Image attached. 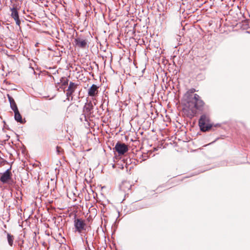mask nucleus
<instances>
[{"label": "nucleus", "mask_w": 250, "mask_h": 250, "mask_svg": "<svg viewBox=\"0 0 250 250\" xmlns=\"http://www.w3.org/2000/svg\"><path fill=\"white\" fill-rule=\"evenodd\" d=\"M73 94L72 93L67 91L66 93V100L68 101H70V98H71V100H73V96H72Z\"/></svg>", "instance_id": "14"}, {"label": "nucleus", "mask_w": 250, "mask_h": 250, "mask_svg": "<svg viewBox=\"0 0 250 250\" xmlns=\"http://www.w3.org/2000/svg\"><path fill=\"white\" fill-rule=\"evenodd\" d=\"M7 237L9 245L12 247L13 246V241L14 239V236L8 233L7 234Z\"/></svg>", "instance_id": "13"}, {"label": "nucleus", "mask_w": 250, "mask_h": 250, "mask_svg": "<svg viewBox=\"0 0 250 250\" xmlns=\"http://www.w3.org/2000/svg\"><path fill=\"white\" fill-rule=\"evenodd\" d=\"M9 101L10 103V106L13 110L18 109L16 104L15 102L14 99L8 95Z\"/></svg>", "instance_id": "12"}, {"label": "nucleus", "mask_w": 250, "mask_h": 250, "mask_svg": "<svg viewBox=\"0 0 250 250\" xmlns=\"http://www.w3.org/2000/svg\"><path fill=\"white\" fill-rule=\"evenodd\" d=\"M194 91V89H191L185 94L186 106L189 110V115L192 117L197 113V110L202 111L205 105V103L198 94H192Z\"/></svg>", "instance_id": "1"}, {"label": "nucleus", "mask_w": 250, "mask_h": 250, "mask_svg": "<svg viewBox=\"0 0 250 250\" xmlns=\"http://www.w3.org/2000/svg\"><path fill=\"white\" fill-rule=\"evenodd\" d=\"M115 148L120 155H123L128 151L127 146L123 143H118L116 144Z\"/></svg>", "instance_id": "6"}, {"label": "nucleus", "mask_w": 250, "mask_h": 250, "mask_svg": "<svg viewBox=\"0 0 250 250\" xmlns=\"http://www.w3.org/2000/svg\"><path fill=\"white\" fill-rule=\"evenodd\" d=\"M15 113V119L18 122L22 123V120L18 109L13 110Z\"/></svg>", "instance_id": "11"}, {"label": "nucleus", "mask_w": 250, "mask_h": 250, "mask_svg": "<svg viewBox=\"0 0 250 250\" xmlns=\"http://www.w3.org/2000/svg\"><path fill=\"white\" fill-rule=\"evenodd\" d=\"M61 82H62V85H67L68 84V79H64L63 81V80L61 81Z\"/></svg>", "instance_id": "15"}, {"label": "nucleus", "mask_w": 250, "mask_h": 250, "mask_svg": "<svg viewBox=\"0 0 250 250\" xmlns=\"http://www.w3.org/2000/svg\"><path fill=\"white\" fill-rule=\"evenodd\" d=\"M74 223L76 231L81 233L83 230L85 229L86 224L84 220L81 219L75 218Z\"/></svg>", "instance_id": "4"}, {"label": "nucleus", "mask_w": 250, "mask_h": 250, "mask_svg": "<svg viewBox=\"0 0 250 250\" xmlns=\"http://www.w3.org/2000/svg\"><path fill=\"white\" fill-rule=\"evenodd\" d=\"M93 109V105H92L91 102H90L87 104H85L83 109L84 117H86L90 116L92 113Z\"/></svg>", "instance_id": "7"}, {"label": "nucleus", "mask_w": 250, "mask_h": 250, "mask_svg": "<svg viewBox=\"0 0 250 250\" xmlns=\"http://www.w3.org/2000/svg\"><path fill=\"white\" fill-rule=\"evenodd\" d=\"M209 121L208 116L205 115L201 116L199 121V125L202 131H207L211 128L212 125L209 123Z\"/></svg>", "instance_id": "2"}, {"label": "nucleus", "mask_w": 250, "mask_h": 250, "mask_svg": "<svg viewBox=\"0 0 250 250\" xmlns=\"http://www.w3.org/2000/svg\"><path fill=\"white\" fill-rule=\"evenodd\" d=\"M56 149H57V153L58 154H60L62 152V149L60 147V146H57L56 147Z\"/></svg>", "instance_id": "16"}, {"label": "nucleus", "mask_w": 250, "mask_h": 250, "mask_svg": "<svg viewBox=\"0 0 250 250\" xmlns=\"http://www.w3.org/2000/svg\"><path fill=\"white\" fill-rule=\"evenodd\" d=\"M19 8L18 6L15 4H14L12 7H10V10L11 11V17L14 20L16 24L20 27L21 24V21L19 15Z\"/></svg>", "instance_id": "3"}, {"label": "nucleus", "mask_w": 250, "mask_h": 250, "mask_svg": "<svg viewBox=\"0 0 250 250\" xmlns=\"http://www.w3.org/2000/svg\"><path fill=\"white\" fill-rule=\"evenodd\" d=\"M76 46L82 48H85L87 46V42L86 40L80 38H76L74 40Z\"/></svg>", "instance_id": "8"}, {"label": "nucleus", "mask_w": 250, "mask_h": 250, "mask_svg": "<svg viewBox=\"0 0 250 250\" xmlns=\"http://www.w3.org/2000/svg\"><path fill=\"white\" fill-rule=\"evenodd\" d=\"M99 87L95 84H93L88 89V96L91 97L96 96L98 94Z\"/></svg>", "instance_id": "9"}, {"label": "nucleus", "mask_w": 250, "mask_h": 250, "mask_svg": "<svg viewBox=\"0 0 250 250\" xmlns=\"http://www.w3.org/2000/svg\"><path fill=\"white\" fill-rule=\"evenodd\" d=\"M12 176L10 170L7 169L3 173H0V181L3 184H8L12 179Z\"/></svg>", "instance_id": "5"}, {"label": "nucleus", "mask_w": 250, "mask_h": 250, "mask_svg": "<svg viewBox=\"0 0 250 250\" xmlns=\"http://www.w3.org/2000/svg\"><path fill=\"white\" fill-rule=\"evenodd\" d=\"M78 86V84L77 83L70 82L69 84L67 91H68L73 94L76 89L77 88Z\"/></svg>", "instance_id": "10"}]
</instances>
